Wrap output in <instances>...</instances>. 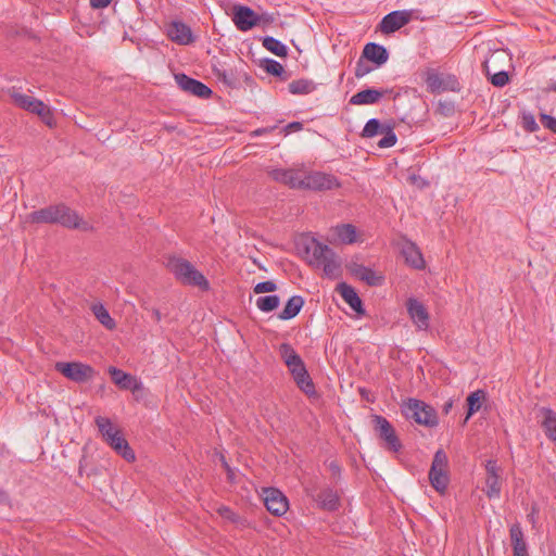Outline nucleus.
Masks as SVG:
<instances>
[{"mask_svg":"<svg viewBox=\"0 0 556 556\" xmlns=\"http://www.w3.org/2000/svg\"><path fill=\"white\" fill-rule=\"evenodd\" d=\"M372 71V67L368 64V61L361 55L356 62L354 75L356 78H363Z\"/></svg>","mask_w":556,"mask_h":556,"instance_id":"45","label":"nucleus"},{"mask_svg":"<svg viewBox=\"0 0 556 556\" xmlns=\"http://www.w3.org/2000/svg\"><path fill=\"white\" fill-rule=\"evenodd\" d=\"M317 85L314 80L301 78L289 84L288 89L292 94H308L316 90Z\"/></svg>","mask_w":556,"mask_h":556,"instance_id":"32","label":"nucleus"},{"mask_svg":"<svg viewBox=\"0 0 556 556\" xmlns=\"http://www.w3.org/2000/svg\"><path fill=\"white\" fill-rule=\"evenodd\" d=\"M276 290H277V285L271 280L258 282L253 288V291L256 294L274 292Z\"/></svg>","mask_w":556,"mask_h":556,"instance_id":"48","label":"nucleus"},{"mask_svg":"<svg viewBox=\"0 0 556 556\" xmlns=\"http://www.w3.org/2000/svg\"><path fill=\"white\" fill-rule=\"evenodd\" d=\"M381 135H383V137L377 143V146L381 149L391 148L397 141L395 132L393 131L392 127L389 125H387V127H384L383 132Z\"/></svg>","mask_w":556,"mask_h":556,"instance_id":"43","label":"nucleus"},{"mask_svg":"<svg viewBox=\"0 0 556 556\" xmlns=\"http://www.w3.org/2000/svg\"><path fill=\"white\" fill-rule=\"evenodd\" d=\"M299 389L305 393L309 399L318 397L317 391L315 389V384L309 377L308 372L304 375V377H299L294 379Z\"/></svg>","mask_w":556,"mask_h":556,"instance_id":"39","label":"nucleus"},{"mask_svg":"<svg viewBox=\"0 0 556 556\" xmlns=\"http://www.w3.org/2000/svg\"><path fill=\"white\" fill-rule=\"evenodd\" d=\"M392 92L391 89L367 88L353 94L350 104L353 105H372L378 103L386 94Z\"/></svg>","mask_w":556,"mask_h":556,"instance_id":"18","label":"nucleus"},{"mask_svg":"<svg viewBox=\"0 0 556 556\" xmlns=\"http://www.w3.org/2000/svg\"><path fill=\"white\" fill-rule=\"evenodd\" d=\"M12 97L15 104L30 113H35L39 116L49 114L48 106L40 100L23 93H13Z\"/></svg>","mask_w":556,"mask_h":556,"instance_id":"21","label":"nucleus"},{"mask_svg":"<svg viewBox=\"0 0 556 556\" xmlns=\"http://www.w3.org/2000/svg\"><path fill=\"white\" fill-rule=\"evenodd\" d=\"M175 79L179 88L192 96H197L201 99H208L212 94V90L202 81L187 76L186 74L175 75Z\"/></svg>","mask_w":556,"mask_h":556,"instance_id":"14","label":"nucleus"},{"mask_svg":"<svg viewBox=\"0 0 556 556\" xmlns=\"http://www.w3.org/2000/svg\"><path fill=\"white\" fill-rule=\"evenodd\" d=\"M453 407V400H448L447 402L444 403L443 407H442V412L447 415L450 413V410L452 409Z\"/></svg>","mask_w":556,"mask_h":556,"instance_id":"54","label":"nucleus"},{"mask_svg":"<svg viewBox=\"0 0 556 556\" xmlns=\"http://www.w3.org/2000/svg\"><path fill=\"white\" fill-rule=\"evenodd\" d=\"M307 495L317 504L320 509L334 511L340 506V498L336 490L326 486L319 492L307 491Z\"/></svg>","mask_w":556,"mask_h":556,"instance_id":"15","label":"nucleus"},{"mask_svg":"<svg viewBox=\"0 0 556 556\" xmlns=\"http://www.w3.org/2000/svg\"><path fill=\"white\" fill-rule=\"evenodd\" d=\"M305 252L312 255L309 264L320 266L321 263L334 252L327 244L319 242L315 238H311L305 244Z\"/></svg>","mask_w":556,"mask_h":556,"instance_id":"19","label":"nucleus"},{"mask_svg":"<svg viewBox=\"0 0 556 556\" xmlns=\"http://www.w3.org/2000/svg\"><path fill=\"white\" fill-rule=\"evenodd\" d=\"M336 233L340 241L345 244L356 242V227L352 224H342L336 227Z\"/></svg>","mask_w":556,"mask_h":556,"instance_id":"36","label":"nucleus"},{"mask_svg":"<svg viewBox=\"0 0 556 556\" xmlns=\"http://www.w3.org/2000/svg\"><path fill=\"white\" fill-rule=\"evenodd\" d=\"M152 315H153L155 321H160L162 319V314H161L160 309H157V308H153Z\"/></svg>","mask_w":556,"mask_h":556,"instance_id":"57","label":"nucleus"},{"mask_svg":"<svg viewBox=\"0 0 556 556\" xmlns=\"http://www.w3.org/2000/svg\"><path fill=\"white\" fill-rule=\"evenodd\" d=\"M287 367L291 372L293 380L299 377H304V375L308 372L302 358L298 359V362H294L293 364H290Z\"/></svg>","mask_w":556,"mask_h":556,"instance_id":"47","label":"nucleus"},{"mask_svg":"<svg viewBox=\"0 0 556 556\" xmlns=\"http://www.w3.org/2000/svg\"><path fill=\"white\" fill-rule=\"evenodd\" d=\"M431 91H459L460 85L454 75L441 77L439 74H429L426 79Z\"/></svg>","mask_w":556,"mask_h":556,"instance_id":"17","label":"nucleus"},{"mask_svg":"<svg viewBox=\"0 0 556 556\" xmlns=\"http://www.w3.org/2000/svg\"><path fill=\"white\" fill-rule=\"evenodd\" d=\"M277 127H278V125H273V126L257 128V129H255V130H253L251 132V137L256 138V137H261V136L266 135V134H270Z\"/></svg>","mask_w":556,"mask_h":556,"instance_id":"50","label":"nucleus"},{"mask_svg":"<svg viewBox=\"0 0 556 556\" xmlns=\"http://www.w3.org/2000/svg\"><path fill=\"white\" fill-rule=\"evenodd\" d=\"M413 18L412 10H396L384 15L379 24L383 34H393L407 25Z\"/></svg>","mask_w":556,"mask_h":556,"instance_id":"10","label":"nucleus"},{"mask_svg":"<svg viewBox=\"0 0 556 556\" xmlns=\"http://www.w3.org/2000/svg\"><path fill=\"white\" fill-rule=\"evenodd\" d=\"M522 128L528 132H535L539 130V124L536 123L533 114L531 113H523L522 114Z\"/></svg>","mask_w":556,"mask_h":556,"instance_id":"46","label":"nucleus"},{"mask_svg":"<svg viewBox=\"0 0 556 556\" xmlns=\"http://www.w3.org/2000/svg\"><path fill=\"white\" fill-rule=\"evenodd\" d=\"M118 455L127 462H134L136 456L127 440L122 435L121 431L115 432L108 441H105Z\"/></svg>","mask_w":556,"mask_h":556,"instance_id":"26","label":"nucleus"},{"mask_svg":"<svg viewBox=\"0 0 556 556\" xmlns=\"http://www.w3.org/2000/svg\"><path fill=\"white\" fill-rule=\"evenodd\" d=\"M330 469H331L333 472H339V471H340V467H339L334 462H331V463H330Z\"/></svg>","mask_w":556,"mask_h":556,"instance_id":"59","label":"nucleus"},{"mask_svg":"<svg viewBox=\"0 0 556 556\" xmlns=\"http://www.w3.org/2000/svg\"><path fill=\"white\" fill-rule=\"evenodd\" d=\"M403 409L407 418L414 419L419 425L432 428L439 424L435 409L424 401L409 399Z\"/></svg>","mask_w":556,"mask_h":556,"instance_id":"3","label":"nucleus"},{"mask_svg":"<svg viewBox=\"0 0 556 556\" xmlns=\"http://www.w3.org/2000/svg\"><path fill=\"white\" fill-rule=\"evenodd\" d=\"M548 90L556 92V81L551 83V85L548 86Z\"/></svg>","mask_w":556,"mask_h":556,"instance_id":"60","label":"nucleus"},{"mask_svg":"<svg viewBox=\"0 0 556 556\" xmlns=\"http://www.w3.org/2000/svg\"><path fill=\"white\" fill-rule=\"evenodd\" d=\"M4 452V445L0 444V455Z\"/></svg>","mask_w":556,"mask_h":556,"instance_id":"61","label":"nucleus"},{"mask_svg":"<svg viewBox=\"0 0 556 556\" xmlns=\"http://www.w3.org/2000/svg\"><path fill=\"white\" fill-rule=\"evenodd\" d=\"M167 267L184 285L199 287L203 291L210 289L208 280L189 261L174 256L168 260Z\"/></svg>","mask_w":556,"mask_h":556,"instance_id":"2","label":"nucleus"},{"mask_svg":"<svg viewBox=\"0 0 556 556\" xmlns=\"http://www.w3.org/2000/svg\"><path fill=\"white\" fill-rule=\"evenodd\" d=\"M219 513L223 517L228 518V519H232V517H233L232 510L228 507H222L219 509Z\"/></svg>","mask_w":556,"mask_h":556,"instance_id":"53","label":"nucleus"},{"mask_svg":"<svg viewBox=\"0 0 556 556\" xmlns=\"http://www.w3.org/2000/svg\"><path fill=\"white\" fill-rule=\"evenodd\" d=\"M339 186L340 184L333 175L321 172H306L301 169L300 189L311 191H326Z\"/></svg>","mask_w":556,"mask_h":556,"instance_id":"5","label":"nucleus"},{"mask_svg":"<svg viewBox=\"0 0 556 556\" xmlns=\"http://www.w3.org/2000/svg\"><path fill=\"white\" fill-rule=\"evenodd\" d=\"M56 371L61 372L67 379L76 383H85L93 379L96 370L93 367L79 362L64 363L59 362L55 364Z\"/></svg>","mask_w":556,"mask_h":556,"instance_id":"6","label":"nucleus"},{"mask_svg":"<svg viewBox=\"0 0 556 556\" xmlns=\"http://www.w3.org/2000/svg\"><path fill=\"white\" fill-rule=\"evenodd\" d=\"M109 374L112 381L124 390H137L140 383L130 374L123 371L114 366L109 367Z\"/></svg>","mask_w":556,"mask_h":556,"instance_id":"27","label":"nucleus"},{"mask_svg":"<svg viewBox=\"0 0 556 556\" xmlns=\"http://www.w3.org/2000/svg\"><path fill=\"white\" fill-rule=\"evenodd\" d=\"M279 352L287 366L293 364L294 362H298V359L301 358V356L289 343L280 344Z\"/></svg>","mask_w":556,"mask_h":556,"instance_id":"42","label":"nucleus"},{"mask_svg":"<svg viewBox=\"0 0 556 556\" xmlns=\"http://www.w3.org/2000/svg\"><path fill=\"white\" fill-rule=\"evenodd\" d=\"M372 422L375 431L386 442L388 450L394 453L399 452L402 448V443L390 421L383 416L375 415Z\"/></svg>","mask_w":556,"mask_h":556,"instance_id":"8","label":"nucleus"},{"mask_svg":"<svg viewBox=\"0 0 556 556\" xmlns=\"http://www.w3.org/2000/svg\"><path fill=\"white\" fill-rule=\"evenodd\" d=\"M304 305V299L301 295L291 296L286 303L283 309L279 313L278 317L282 320L294 318Z\"/></svg>","mask_w":556,"mask_h":556,"instance_id":"29","label":"nucleus"},{"mask_svg":"<svg viewBox=\"0 0 556 556\" xmlns=\"http://www.w3.org/2000/svg\"><path fill=\"white\" fill-rule=\"evenodd\" d=\"M401 253L405 262L415 269H422L425 267V260L418 247L410 240H404Z\"/></svg>","mask_w":556,"mask_h":556,"instance_id":"23","label":"nucleus"},{"mask_svg":"<svg viewBox=\"0 0 556 556\" xmlns=\"http://www.w3.org/2000/svg\"><path fill=\"white\" fill-rule=\"evenodd\" d=\"M514 556H528V545L523 539L521 527L516 523L509 530Z\"/></svg>","mask_w":556,"mask_h":556,"instance_id":"28","label":"nucleus"},{"mask_svg":"<svg viewBox=\"0 0 556 556\" xmlns=\"http://www.w3.org/2000/svg\"><path fill=\"white\" fill-rule=\"evenodd\" d=\"M260 16H264V20L261 21V23H263V24H268V23L274 22V17L270 14L264 13V14H261Z\"/></svg>","mask_w":556,"mask_h":556,"instance_id":"55","label":"nucleus"},{"mask_svg":"<svg viewBox=\"0 0 556 556\" xmlns=\"http://www.w3.org/2000/svg\"><path fill=\"white\" fill-rule=\"evenodd\" d=\"M447 465L448 458L446 453L441 448L438 450L432 459L429 481L432 488L439 493H444L450 482Z\"/></svg>","mask_w":556,"mask_h":556,"instance_id":"4","label":"nucleus"},{"mask_svg":"<svg viewBox=\"0 0 556 556\" xmlns=\"http://www.w3.org/2000/svg\"><path fill=\"white\" fill-rule=\"evenodd\" d=\"M212 73L218 81L229 88H236L239 85L237 67L231 62L213 58L211 61Z\"/></svg>","mask_w":556,"mask_h":556,"instance_id":"7","label":"nucleus"},{"mask_svg":"<svg viewBox=\"0 0 556 556\" xmlns=\"http://www.w3.org/2000/svg\"><path fill=\"white\" fill-rule=\"evenodd\" d=\"M407 314L419 331H427L430 326V315L427 307L416 298H408L406 301Z\"/></svg>","mask_w":556,"mask_h":556,"instance_id":"12","label":"nucleus"},{"mask_svg":"<svg viewBox=\"0 0 556 556\" xmlns=\"http://www.w3.org/2000/svg\"><path fill=\"white\" fill-rule=\"evenodd\" d=\"M94 422L100 433L102 434L104 441H108L110 437H112L115 432H119V430H117L113 426L112 421L106 417L98 416L96 417Z\"/></svg>","mask_w":556,"mask_h":556,"instance_id":"38","label":"nucleus"},{"mask_svg":"<svg viewBox=\"0 0 556 556\" xmlns=\"http://www.w3.org/2000/svg\"><path fill=\"white\" fill-rule=\"evenodd\" d=\"M485 70H488L486 64L484 65ZM486 75L490 76V81L495 87H504L509 81L508 73L505 71H500L493 75H490L489 71H486Z\"/></svg>","mask_w":556,"mask_h":556,"instance_id":"44","label":"nucleus"},{"mask_svg":"<svg viewBox=\"0 0 556 556\" xmlns=\"http://www.w3.org/2000/svg\"><path fill=\"white\" fill-rule=\"evenodd\" d=\"M223 464H224L225 469L228 472L229 479H232V475H233L232 469L229 467V465L227 464V462L224 458H223Z\"/></svg>","mask_w":556,"mask_h":556,"instance_id":"58","label":"nucleus"},{"mask_svg":"<svg viewBox=\"0 0 556 556\" xmlns=\"http://www.w3.org/2000/svg\"><path fill=\"white\" fill-rule=\"evenodd\" d=\"M337 291L356 314L365 315L363 302L353 287L341 282L337 286Z\"/></svg>","mask_w":556,"mask_h":556,"instance_id":"25","label":"nucleus"},{"mask_svg":"<svg viewBox=\"0 0 556 556\" xmlns=\"http://www.w3.org/2000/svg\"><path fill=\"white\" fill-rule=\"evenodd\" d=\"M9 502V496L8 494L0 490V504H7Z\"/></svg>","mask_w":556,"mask_h":556,"instance_id":"56","label":"nucleus"},{"mask_svg":"<svg viewBox=\"0 0 556 556\" xmlns=\"http://www.w3.org/2000/svg\"><path fill=\"white\" fill-rule=\"evenodd\" d=\"M167 36L172 41L181 46H188L195 40L190 26L181 21H173L168 25Z\"/></svg>","mask_w":556,"mask_h":556,"instance_id":"16","label":"nucleus"},{"mask_svg":"<svg viewBox=\"0 0 556 556\" xmlns=\"http://www.w3.org/2000/svg\"><path fill=\"white\" fill-rule=\"evenodd\" d=\"M384 127H387V124H382L378 118H370L363 128L362 137L372 138L377 135H381Z\"/></svg>","mask_w":556,"mask_h":556,"instance_id":"37","label":"nucleus"},{"mask_svg":"<svg viewBox=\"0 0 556 556\" xmlns=\"http://www.w3.org/2000/svg\"><path fill=\"white\" fill-rule=\"evenodd\" d=\"M484 468L486 471L484 493L490 500L498 498L502 491V468L494 459H488Z\"/></svg>","mask_w":556,"mask_h":556,"instance_id":"9","label":"nucleus"},{"mask_svg":"<svg viewBox=\"0 0 556 556\" xmlns=\"http://www.w3.org/2000/svg\"><path fill=\"white\" fill-rule=\"evenodd\" d=\"M362 55L363 58H365V60L375 63L377 67H380L381 65L387 63L389 59V52L386 49V47L376 42L366 43L363 49Z\"/></svg>","mask_w":556,"mask_h":556,"instance_id":"24","label":"nucleus"},{"mask_svg":"<svg viewBox=\"0 0 556 556\" xmlns=\"http://www.w3.org/2000/svg\"><path fill=\"white\" fill-rule=\"evenodd\" d=\"M264 504L267 510L275 516H282L289 508L288 498L275 488L264 490Z\"/></svg>","mask_w":556,"mask_h":556,"instance_id":"13","label":"nucleus"},{"mask_svg":"<svg viewBox=\"0 0 556 556\" xmlns=\"http://www.w3.org/2000/svg\"><path fill=\"white\" fill-rule=\"evenodd\" d=\"M27 219L34 224H60L67 228L88 230L89 226L65 204L50 205L28 214Z\"/></svg>","mask_w":556,"mask_h":556,"instance_id":"1","label":"nucleus"},{"mask_svg":"<svg viewBox=\"0 0 556 556\" xmlns=\"http://www.w3.org/2000/svg\"><path fill=\"white\" fill-rule=\"evenodd\" d=\"M540 119L545 128L556 134V117L542 113Z\"/></svg>","mask_w":556,"mask_h":556,"instance_id":"49","label":"nucleus"},{"mask_svg":"<svg viewBox=\"0 0 556 556\" xmlns=\"http://www.w3.org/2000/svg\"><path fill=\"white\" fill-rule=\"evenodd\" d=\"M264 16H258L251 8L247 5H235L232 12V22L240 31L251 30L261 24Z\"/></svg>","mask_w":556,"mask_h":556,"instance_id":"11","label":"nucleus"},{"mask_svg":"<svg viewBox=\"0 0 556 556\" xmlns=\"http://www.w3.org/2000/svg\"><path fill=\"white\" fill-rule=\"evenodd\" d=\"M323 270L326 277L337 279L341 276V262L339 261L336 252L329 255L323 263Z\"/></svg>","mask_w":556,"mask_h":556,"instance_id":"31","label":"nucleus"},{"mask_svg":"<svg viewBox=\"0 0 556 556\" xmlns=\"http://www.w3.org/2000/svg\"><path fill=\"white\" fill-rule=\"evenodd\" d=\"M261 67L267 73L275 77H281L285 73V68L281 63L273 59L261 60Z\"/></svg>","mask_w":556,"mask_h":556,"instance_id":"41","label":"nucleus"},{"mask_svg":"<svg viewBox=\"0 0 556 556\" xmlns=\"http://www.w3.org/2000/svg\"><path fill=\"white\" fill-rule=\"evenodd\" d=\"M302 128H303L302 123H300V122H291V123H289L286 127H283V128L281 129V132H282L285 136H287V135H289L290 132L301 130Z\"/></svg>","mask_w":556,"mask_h":556,"instance_id":"51","label":"nucleus"},{"mask_svg":"<svg viewBox=\"0 0 556 556\" xmlns=\"http://www.w3.org/2000/svg\"><path fill=\"white\" fill-rule=\"evenodd\" d=\"M111 3V0H90V5L93 9H104Z\"/></svg>","mask_w":556,"mask_h":556,"instance_id":"52","label":"nucleus"},{"mask_svg":"<svg viewBox=\"0 0 556 556\" xmlns=\"http://www.w3.org/2000/svg\"><path fill=\"white\" fill-rule=\"evenodd\" d=\"M485 399V392L483 390H477L471 392L467 396V415L465 417L464 424H466L470 417L480 410L482 406V400Z\"/></svg>","mask_w":556,"mask_h":556,"instance_id":"30","label":"nucleus"},{"mask_svg":"<svg viewBox=\"0 0 556 556\" xmlns=\"http://www.w3.org/2000/svg\"><path fill=\"white\" fill-rule=\"evenodd\" d=\"M280 300L278 295H264L256 300V307L264 312L269 313L279 306Z\"/></svg>","mask_w":556,"mask_h":556,"instance_id":"40","label":"nucleus"},{"mask_svg":"<svg viewBox=\"0 0 556 556\" xmlns=\"http://www.w3.org/2000/svg\"><path fill=\"white\" fill-rule=\"evenodd\" d=\"M349 270L353 276L357 277L370 287L381 286L384 281V277L382 275L377 274L371 268L362 264L353 263L349 266Z\"/></svg>","mask_w":556,"mask_h":556,"instance_id":"20","label":"nucleus"},{"mask_svg":"<svg viewBox=\"0 0 556 556\" xmlns=\"http://www.w3.org/2000/svg\"><path fill=\"white\" fill-rule=\"evenodd\" d=\"M91 311L96 318L99 320V323L103 325L106 329L112 330L116 327L115 320L111 317L109 311L104 307L102 303L92 304Z\"/></svg>","mask_w":556,"mask_h":556,"instance_id":"33","label":"nucleus"},{"mask_svg":"<svg viewBox=\"0 0 556 556\" xmlns=\"http://www.w3.org/2000/svg\"><path fill=\"white\" fill-rule=\"evenodd\" d=\"M270 177L292 189H300L301 169L275 168L269 172Z\"/></svg>","mask_w":556,"mask_h":556,"instance_id":"22","label":"nucleus"},{"mask_svg":"<svg viewBox=\"0 0 556 556\" xmlns=\"http://www.w3.org/2000/svg\"><path fill=\"white\" fill-rule=\"evenodd\" d=\"M542 426L546 435L556 443V414L549 408H542Z\"/></svg>","mask_w":556,"mask_h":556,"instance_id":"34","label":"nucleus"},{"mask_svg":"<svg viewBox=\"0 0 556 556\" xmlns=\"http://www.w3.org/2000/svg\"><path fill=\"white\" fill-rule=\"evenodd\" d=\"M262 45L266 50H268L269 52H271L273 54H275L277 56L285 58L288 54L287 46L274 37H270V36L264 37L262 40Z\"/></svg>","mask_w":556,"mask_h":556,"instance_id":"35","label":"nucleus"}]
</instances>
